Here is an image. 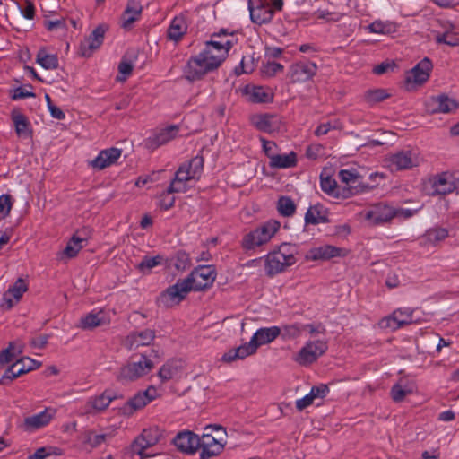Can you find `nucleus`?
<instances>
[{
  "label": "nucleus",
  "mask_w": 459,
  "mask_h": 459,
  "mask_svg": "<svg viewBox=\"0 0 459 459\" xmlns=\"http://www.w3.org/2000/svg\"><path fill=\"white\" fill-rule=\"evenodd\" d=\"M238 43L235 32L221 29L204 43V48L191 56L183 68L186 80H202L207 74L216 71L229 56L230 50Z\"/></svg>",
  "instance_id": "f257e3e1"
},
{
  "label": "nucleus",
  "mask_w": 459,
  "mask_h": 459,
  "mask_svg": "<svg viewBox=\"0 0 459 459\" xmlns=\"http://www.w3.org/2000/svg\"><path fill=\"white\" fill-rule=\"evenodd\" d=\"M281 333V327L276 325L261 327L255 331L248 342L225 352L221 360L230 363L251 356L256 352L260 346L273 342Z\"/></svg>",
  "instance_id": "f03ea898"
},
{
  "label": "nucleus",
  "mask_w": 459,
  "mask_h": 459,
  "mask_svg": "<svg viewBox=\"0 0 459 459\" xmlns=\"http://www.w3.org/2000/svg\"><path fill=\"white\" fill-rule=\"evenodd\" d=\"M298 248L295 245L282 243L264 256V270L268 276H274L293 265L297 259Z\"/></svg>",
  "instance_id": "7ed1b4c3"
},
{
  "label": "nucleus",
  "mask_w": 459,
  "mask_h": 459,
  "mask_svg": "<svg viewBox=\"0 0 459 459\" xmlns=\"http://www.w3.org/2000/svg\"><path fill=\"white\" fill-rule=\"evenodd\" d=\"M200 459H211L220 455L227 445V432L221 425H208L199 437Z\"/></svg>",
  "instance_id": "20e7f679"
},
{
  "label": "nucleus",
  "mask_w": 459,
  "mask_h": 459,
  "mask_svg": "<svg viewBox=\"0 0 459 459\" xmlns=\"http://www.w3.org/2000/svg\"><path fill=\"white\" fill-rule=\"evenodd\" d=\"M204 170V158L196 155L182 163L171 180V190L186 192L198 181Z\"/></svg>",
  "instance_id": "39448f33"
},
{
  "label": "nucleus",
  "mask_w": 459,
  "mask_h": 459,
  "mask_svg": "<svg viewBox=\"0 0 459 459\" xmlns=\"http://www.w3.org/2000/svg\"><path fill=\"white\" fill-rule=\"evenodd\" d=\"M280 227V222L275 220H269L261 223L243 236L241 239L242 248L247 251L255 250L267 244L277 233Z\"/></svg>",
  "instance_id": "423d86ee"
},
{
  "label": "nucleus",
  "mask_w": 459,
  "mask_h": 459,
  "mask_svg": "<svg viewBox=\"0 0 459 459\" xmlns=\"http://www.w3.org/2000/svg\"><path fill=\"white\" fill-rule=\"evenodd\" d=\"M282 7L283 0H247L250 20L257 25L269 23Z\"/></svg>",
  "instance_id": "0eeeda50"
},
{
  "label": "nucleus",
  "mask_w": 459,
  "mask_h": 459,
  "mask_svg": "<svg viewBox=\"0 0 459 459\" xmlns=\"http://www.w3.org/2000/svg\"><path fill=\"white\" fill-rule=\"evenodd\" d=\"M328 350L325 339L308 340L293 356V360L302 367H308L322 357Z\"/></svg>",
  "instance_id": "6e6552de"
},
{
  "label": "nucleus",
  "mask_w": 459,
  "mask_h": 459,
  "mask_svg": "<svg viewBox=\"0 0 459 459\" xmlns=\"http://www.w3.org/2000/svg\"><path fill=\"white\" fill-rule=\"evenodd\" d=\"M154 367L153 362L145 355H141L138 361H132L123 366L118 373L120 381L132 382L147 375Z\"/></svg>",
  "instance_id": "1a4fd4ad"
},
{
  "label": "nucleus",
  "mask_w": 459,
  "mask_h": 459,
  "mask_svg": "<svg viewBox=\"0 0 459 459\" xmlns=\"http://www.w3.org/2000/svg\"><path fill=\"white\" fill-rule=\"evenodd\" d=\"M433 64L428 57H424L413 68L406 74L405 86L408 91H412L418 86L423 85L429 78Z\"/></svg>",
  "instance_id": "9d476101"
},
{
  "label": "nucleus",
  "mask_w": 459,
  "mask_h": 459,
  "mask_svg": "<svg viewBox=\"0 0 459 459\" xmlns=\"http://www.w3.org/2000/svg\"><path fill=\"white\" fill-rule=\"evenodd\" d=\"M160 437L158 429L150 428L143 430L142 434L138 436L131 445V451L133 454L138 455L141 459H146L152 455L145 453V450L156 445Z\"/></svg>",
  "instance_id": "9b49d317"
},
{
  "label": "nucleus",
  "mask_w": 459,
  "mask_h": 459,
  "mask_svg": "<svg viewBox=\"0 0 459 459\" xmlns=\"http://www.w3.org/2000/svg\"><path fill=\"white\" fill-rule=\"evenodd\" d=\"M193 290L186 278L178 280L175 284L167 288L160 295V302L166 307L179 304Z\"/></svg>",
  "instance_id": "f8f14e48"
},
{
  "label": "nucleus",
  "mask_w": 459,
  "mask_h": 459,
  "mask_svg": "<svg viewBox=\"0 0 459 459\" xmlns=\"http://www.w3.org/2000/svg\"><path fill=\"white\" fill-rule=\"evenodd\" d=\"M318 66L311 61H298L293 63L288 72L292 83H300L311 80L317 73Z\"/></svg>",
  "instance_id": "ddd939ff"
},
{
  "label": "nucleus",
  "mask_w": 459,
  "mask_h": 459,
  "mask_svg": "<svg viewBox=\"0 0 459 459\" xmlns=\"http://www.w3.org/2000/svg\"><path fill=\"white\" fill-rule=\"evenodd\" d=\"M215 279L216 273L211 265L199 266L186 277V280L195 290H202L212 286Z\"/></svg>",
  "instance_id": "4468645a"
},
{
  "label": "nucleus",
  "mask_w": 459,
  "mask_h": 459,
  "mask_svg": "<svg viewBox=\"0 0 459 459\" xmlns=\"http://www.w3.org/2000/svg\"><path fill=\"white\" fill-rule=\"evenodd\" d=\"M363 216L369 225H382L395 218L394 207L379 203L365 211Z\"/></svg>",
  "instance_id": "2eb2a0df"
},
{
  "label": "nucleus",
  "mask_w": 459,
  "mask_h": 459,
  "mask_svg": "<svg viewBox=\"0 0 459 459\" xmlns=\"http://www.w3.org/2000/svg\"><path fill=\"white\" fill-rule=\"evenodd\" d=\"M429 195H447L456 188V180L454 174L450 172H442L435 175L429 179Z\"/></svg>",
  "instance_id": "dca6fc26"
},
{
  "label": "nucleus",
  "mask_w": 459,
  "mask_h": 459,
  "mask_svg": "<svg viewBox=\"0 0 459 459\" xmlns=\"http://www.w3.org/2000/svg\"><path fill=\"white\" fill-rule=\"evenodd\" d=\"M178 131V126L175 125L156 130L149 137L144 139L143 144L145 149L153 152L159 147L173 140L177 136Z\"/></svg>",
  "instance_id": "f3484780"
},
{
  "label": "nucleus",
  "mask_w": 459,
  "mask_h": 459,
  "mask_svg": "<svg viewBox=\"0 0 459 459\" xmlns=\"http://www.w3.org/2000/svg\"><path fill=\"white\" fill-rule=\"evenodd\" d=\"M40 363L29 358H22L13 362L0 378V384L4 385L6 380L12 381L23 374L39 368Z\"/></svg>",
  "instance_id": "a211bd4d"
},
{
  "label": "nucleus",
  "mask_w": 459,
  "mask_h": 459,
  "mask_svg": "<svg viewBox=\"0 0 459 459\" xmlns=\"http://www.w3.org/2000/svg\"><path fill=\"white\" fill-rule=\"evenodd\" d=\"M413 312L414 310L411 308H398L390 316L383 318L380 325L382 327L389 328L392 331L397 330L414 322Z\"/></svg>",
  "instance_id": "6ab92c4d"
},
{
  "label": "nucleus",
  "mask_w": 459,
  "mask_h": 459,
  "mask_svg": "<svg viewBox=\"0 0 459 459\" xmlns=\"http://www.w3.org/2000/svg\"><path fill=\"white\" fill-rule=\"evenodd\" d=\"M106 29L103 25L96 27L92 32L80 43L78 54L83 57H89L103 43Z\"/></svg>",
  "instance_id": "aec40b11"
},
{
  "label": "nucleus",
  "mask_w": 459,
  "mask_h": 459,
  "mask_svg": "<svg viewBox=\"0 0 459 459\" xmlns=\"http://www.w3.org/2000/svg\"><path fill=\"white\" fill-rule=\"evenodd\" d=\"M426 108L430 113H452L459 108V103L446 94L432 96L426 100Z\"/></svg>",
  "instance_id": "412c9836"
},
{
  "label": "nucleus",
  "mask_w": 459,
  "mask_h": 459,
  "mask_svg": "<svg viewBox=\"0 0 459 459\" xmlns=\"http://www.w3.org/2000/svg\"><path fill=\"white\" fill-rule=\"evenodd\" d=\"M320 187L325 195L334 199H346L352 195L351 188L338 186L333 178L324 173L320 175Z\"/></svg>",
  "instance_id": "4be33fe9"
},
{
  "label": "nucleus",
  "mask_w": 459,
  "mask_h": 459,
  "mask_svg": "<svg viewBox=\"0 0 459 459\" xmlns=\"http://www.w3.org/2000/svg\"><path fill=\"white\" fill-rule=\"evenodd\" d=\"M28 290L27 282L19 278L8 290L4 293L1 307L4 309H11L15 304H17L23 294Z\"/></svg>",
  "instance_id": "5701e85b"
},
{
  "label": "nucleus",
  "mask_w": 459,
  "mask_h": 459,
  "mask_svg": "<svg viewBox=\"0 0 459 459\" xmlns=\"http://www.w3.org/2000/svg\"><path fill=\"white\" fill-rule=\"evenodd\" d=\"M143 13L141 0H127L126 8L120 17V26L126 30L133 28L134 23L140 20Z\"/></svg>",
  "instance_id": "b1692460"
},
{
  "label": "nucleus",
  "mask_w": 459,
  "mask_h": 459,
  "mask_svg": "<svg viewBox=\"0 0 459 459\" xmlns=\"http://www.w3.org/2000/svg\"><path fill=\"white\" fill-rule=\"evenodd\" d=\"M385 164L390 170L398 171L411 169L417 165V160L411 151H402L386 158Z\"/></svg>",
  "instance_id": "393cba45"
},
{
  "label": "nucleus",
  "mask_w": 459,
  "mask_h": 459,
  "mask_svg": "<svg viewBox=\"0 0 459 459\" xmlns=\"http://www.w3.org/2000/svg\"><path fill=\"white\" fill-rule=\"evenodd\" d=\"M122 155V150L116 147H110L101 150L97 157L89 162V165L98 170H102L117 163Z\"/></svg>",
  "instance_id": "a878e982"
},
{
  "label": "nucleus",
  "mask_w": 459,
  "mask_h": 459,
  "mask_svg": "<svg viewBox=\"0 0 459 459\" xmlns=\"http://www.w3.org/2000/svg\"><path fill=\"white\" fill-rule=\"evenodd\" d=\"M199 437L192 431H182L174 437L173 443L179 451L193 455L200 446Z\"/></svg>",
  "instance_id": "bb28decb"
},
{
  "label": "nucleus",
  "mask_w": 459,
  "mask_h": 459,
  "mask_svg": "<svg viewBox=\"0 0 459 459\" xmlns=\"http://www.w3.org/2000/svg\"><path fill=\"white\" fill-rule=\"evenodd\" d=\"M348 255L345 248L337 247L331 245H323L311 248L307 257L312 261L329 260L334 257H344Z\"/></svg>",
  "instance_id": "cd10ccee"
},
{
  "label": "nucleus",
  "mask_w": 459,
  "mask_h": 459,
  "mask_svg": "<svg viewBox=\"0 0 459 459\" xmlns=\"http://www.w3.org/2000/svg\"><path fill=\"white\" fill-rule=\"evenodd\" d=\"M247 101L252 103H270L273 100V92L269 87L247 84L243 89Z\"/></svg>",
  "instance_id": "c85d7f7f"
},
{
  "label": "nucleus",
  "mask_w": 459,
  "mask_h": 459,
  "mask_svg": "<svg viewBox=\"0 0 459 459\" xmlns=\"http://www.w3.org/2000/svg\"><path fill=\"white\" fill-rule=\"evenodd\" d=\"M56 413L52 408H46L44 411L28 416L23 420V427L26 431H35L49 424Z\"/></svg>",
  "instance_id": "c756f323"
},
{
  "label": "nucleus",
  "mask_w": 459,
  "mask_h": 459,
  "mask_svg": "<svg viewBox=\"0 0 459 459\" xmlns=\"http://www.w3.org/2000/svg\"><path fill=\"white\" fill-rule=\"evenodd\" d=\"M251 123L258 130L269 134L279 131L281 126V118L272 114L254 115L251 117Z\"/></svg>",
  "instance_id": "7c9ffc66"
},
{
  "label": "nucleus",
  "mask_w": 459,
  "mask_h": 459,
  "mask_svg": "<svg viewBox=\"0 0 459 459\" xmlns=\"http://www.w3.org/2000/svg\"><path fill=\"white\" fill-rule=\"evenodd\" d=\"M117 398L112 391H105L101 394L88 399L85 404L87 413H94L107 409L110 403Z\"/></svg>",
  "instance_id": "2f4dec72"
},
{
  "label": "nucleus",
  "mask_w": 459,
  "mask_h": 459,
  "mask_svg": "<svg viewBox=\"0 0 459 459\" xmlns=\"http://www.w3.org/2000/svg\"><path fill=\"white\" fill-rule=\"evenodd\" d=\"M85 242V238L74 234L67 242L65 247L56 254L57 260L66 263L68 260L74 258L82 249Z\"/></svg>",
  "instance_id": "473e14b6"
},
{
  "label": "nucleus",
  "mask_w": 459,
  "mask_h": 459,
  "mask_svg": "<svg viewBox=\"0 0 459 459\" xmlns=\"http://www.w3.org/2000/svg\"><path fill=\"white\" fill-rule=\"evenodd\" d=\"M155 338V333L151 329L130 333L126 339V346L129 350H136L141 346L150 345Z\"/></svg>",
  "instance_id": "72a5a7b5"
},
{
  "label": "nucleus",
  "mask_w": 459,
  "mask_h": 459,
  "mask_svg": "<svg viewBox=\"0 0 459 459\" xmlns=\"http://www.w3.org/2000/svg\"><path fill=\"white\" fill-rule=\"evenodd\" d=\"M448 235V230L446 228H430L420 238V245L422 247H435L445 240Z\"/></svg>",
  "instance_id": "f704fd0d"
},
{
  "label": "nucleus",
  "mask_w": 459,
  "mask_h": 459,
  "mask_svg": "<svg viewBox=\"0 0 459 459\" xmlns=\"http://www.w3.org/2000/svg\"><path fill=\"white\" fill-rule=\"evenodd\" d=\"M188 28L186 18L183 15H178L172 19L168 29V38L175 42L179 41L186 33Z\"/></svg>",
  "instance_id": "c9c22d12"
},
{
  "label": "nucleus",
  "mask_w": 459,
  "mask_h": 459,
  "mask_svg": "<svg viewBox=\"0 0 459 459\" xmlns=\"http://www.w3.org/2000/svg\"><path fill=\"white\" fill-rule=\"evenodd\" d=\"M109 323V318L103 310L91 311L81 317L80 327L82 329H91Z\"/></svg>",
  "instance_id": "e433bc0d"
},
{
  "label": "nucleus",
  "mask_w": 459,
  "mask_h": 459,
  "mask_svg": "<svg viewBox=\"0 0 459 459\" xmlns=\"http://www.w3.org/2000/svg\"><path fill=\"white\" fill-rule=\"evenodd\" d=\"M182 362L169 360L160 368L158 376L162 383L179 377L182 374Z\"/></svg>",
  "instance_id": "4c0bfd02"
},
{
  "label": "nucleus",
  "mask_w": 459,
  "mask_h": 459,
  "mask_svg": "<svg viewBox=\"0 0 459 459\" xmlns=\"http://www.w3.org/2000/svg\"><path fill=\"white\" fill-rule=\"evenodd\" d=\"M23 351V343L21 341L11 342L6 349L0 351V366L13 362Z\"/></svg>",
  "instance_id": "58836bf2"
},
{
  "label": "nucleus",
  "mask_w": 459,
  "mask_h": 459,
  "mask_svg": "<svg viewBox=\"0 0 459 459\" xmlns=\"http://www.w3.org/2000/svg\"><path fill=\"white\" fill-rule=\"evenodd\" d=\"M298 159L295 152H290L285 154H276L269 160V167L271 169H290L297 165Z\"/></svg>",
  "instance_id": "ea45409f"
},
{
  "label": "nucleus",
  "mask_w": 459,
  "mask_h": 459,
  "mask_svg": "<svg viewBox=\"0 0 459 459\" xmlns=\"http://www.w3.org/2000/svg\"><path fill=\"white\" fill-rule=\"evenodd\" d=\"M166 262L167 260L161 255L155 256L145 255L141 262L135 265V269L142 274H150L153 268L163 265Z\"/></svg>",
  "instance_id": "a19ab883"
},
{
  "label": "nucleus",
  "mask_w": 459,
  "mask_h": 459,
  "mask_svg": "<svg viewBox=\"0 0 459 459\" xmlns=\"http://www.w3.org/2000/svg\"><path fill=\"white\" fill-rule=\"evenodd\" d=\"M305 221L307 224L316 225L319 223H325L327 221V212L323 205L317 204L310 206L306 214Z\"/></svg>",
  "instance_id": "79ce46f5"
},
{
  "label": "nucleus",
  "mask_w": 459,
  "mask_h": 459,
  "mask_svg": "<svg viewBox=\"0 0 459 459\" xmlns=\"http://www.w3.org/2000/svg\"><path fill=\"white\" fill-rule=\"evenodd\" d=\"M397 24L391 21L376 20L367 27V30L374 34H393L397 31Z\"/></svg>",
  "instance_id": "37998d69"
},
{
  "label": "nucleus",
  "mask_w": 459,
  "mask_h": 459,
  "mask_svg": "<svg viewBox=\"0 0 459 459\" xmlns=\"http://www.w3.org/2000/svg\"><path fill=\"white\" fill-rule=\"evenodd\" d=\"M435 40L437 44L456 47L459 45V31L455 29L454 25L449 24L444 32L437 33Z\"/></svg>",
  "instance_id": "c03bdc74"
},
{
  "label": "nucleus",
  "mask_w": 459,
  "mask_h": 459,
  "mask_svg": "<svg viewBox=\"0 0 459 459\" xmlns=\"http://www.w3.org/2000/svg\"><path fill=\"white\" fill-rule=\"evenodd\" d=\"M11 117L13 122L16 134L19 136H30V122L27 117L17 109L12 111Z\"/></svg>",
  "instance_id": "a18cd8bd"
},
{
  "label": "nucleus",
  "mask_w": 459,
  "mask_h": 459,
  "mask_svg": "<svg viewBox=\"0 0 459 459\" xmlns=\"http://www.w3.org/2000/svg\"><path fill=\"white\" fill-rule=\"evenodd\" d=\"M36 62L46 70H55L59 65L57 56L48 53L45 48L39 50Z\"/></svg>",
  "instance_id": "49530a36"
},
{
  "label": "nucleus",
  "mask_w": 459,
  "mask_h": 459,
  "mask_svg": "<svg viewBox=\"0 0 459 459\" xmlns=\"http://www.w3.org/2000/svg\"><path fill=\"white\" fill-rule=\"evenodd\" d=\"M174 193H179V192L171 190V183H170L169 187L167 188V190L159 195L158 206L161 210L167 211L174 206L175 200H176L175 196L173 195Z\"/></svg>",
  "instance_id": "de8ad7c7"
},
{
  "label": "nucleus",
  "mask_w": 459,
  "mask_h": 459,
  "mask_svg": "<svg viewBox=\"0 0 459 459\" xmlns=\"http://www.w3.org/2000/svg\"><path fill=\"white\" fill-rule=\"evenodd\" d=\"M277 209L280 214L289 217L294 214L296 205L293 200L288 196H282L278 200Z\"/></svg>",
  "instance_id": "09e8293b"
},
{
  "label": "nucleus",
  "mask_w": 459,
  "mask_h": 459,
  "mask_svg": "<svg viewBox=\"0 0 459 459\" xmlns=\"http://www.w3.org/2000/svg\"><path fill=\"white\" fill-rule=\"evenodd\" d=\"M281 329V337L284 340H290V339H296L300 336L303 326L301 324H291V325H285L282 326Z\"/></svg>",
  "instance_id": "8fccbe9b"
},
{
  "label": "nucleus",
  "mask_w": 459,
  "mask_h": 459,
  "mask_svg": "<svg viewBox=\"0 0 459 459\" xmlns=\"http://www.w3.org/2000/svg\"><path fill=\"white\" fill-rule=\"evenodd\" d=\"M35 96L36 95L32 91V86L30 84L17 87L13 89L11 93V99L13 100H18L26 98H34Z\"/></svg>",
  "instance_id": "3c124183"
},
{
  "label": "nucleus",
  "mask_w": 459,
  "mask_h": 459,
  "mask_svg": "<svg viewBox=\"0 0 459 459\" xmlns=\"http://www.w3.org/2000/svg\"><path fill=\"white\" fill-rule=\"evenodd\" d=\"M13 204V198L8 194L0 195V220H4L9 216Z\"/></svg>",
  "instance_id": "603ef678"
},
{
  "label": "nucleus",
  "mask_w": 459,
  "mask_h": 459,
  "mask_svg": "<svg viewBox=\"0 0 459 459\" xmlns=\"http://www.w3.org/2000/svg\"><path fill=\"white\" fill-rule=\"evenodd\" d=\"M105 440V434H96L92 431H89L85 434L83 443L90 448H95L104 443Z\"/></svg>",
  "instance_id": "864d4df0"
},
{
  "label": "nucleus",
  "mask_w": 459,
  "mask_h": 459,
  "mask_svg": "<svg viewBox=\"0 0 459 459\" xmlns=\"http://www.w3.org/2000/svg\"><path fill=\"white\" fill-rule=\"evenodd\" d=\"M389 97L385 90L376 89L366 92L365 99L369 103H377L385 100Z\"/></svg>",
  "instance_id": "5fc2aeb1"
},
{
  "label": "nucleus",
  "mask_w": 459,
  "mask_h": 459,
  "mask_svg": "<svg viewBox=\"0 0 459 459\" xmlns=\"http://www.w3.org/2000/svg\"><path fill=\"white\" fill-rule=\"evenodd\" d=\"M284 66L281 64L274 61H268L264 65L262 71L265 76L273 77L276 74L282 72Z\"/></svg>",
  "instance_id": "6e6d98bb"
},
{
  "label": "nucleus",
  "mask_w": 459,
  "mask_h": 459,
  "mask_svg": "<svg viewBox=\"0 0 459 459\" xmlns=\"http://www.w3.org/2000/svg\"><path fill=\"white\" fill-rule=\"evenodd\" d=\"M147 404L148 399L143 397V394L140 392L127 402L126 406L130 407L132 411H136L143 408Z\"/></svg>",
  "instance_id": "4d7b16f0"
},
{
  "label": "nucleus",
  "mask_w": 459,
  "mask_h": 459,
  "mask_svg": "<svg viewBox=\"0 0 459 459\" xmlns=\"http://www.w3.org/2000/svg\"><path fill=\"white\" fill-rule=\"evenodd\" d=\"M359 178L358 172L349 169H342L339 171V178L342 183L346 185L354 184L357 182Z\"/></svg>",
  "instance_id": "13d9d810"
},
{
  "label": "nucleus",
  "mask_w": 459,
  "mask_h": 459,
  "mask_svg": "<svg viewBox=\"0 0 459 459\" xmlns=\"http://www.w3.org/2000/svg\"><path fill=\"white\" fill-rule=\"evenodd\" d=\"M133 71V65L130 62L127 61H121L118 65V72L119 74L117 77V81H125Z\"/></svg>",
  "instance_id": "bf43d9fd"
},
{
  "label": "nucleus",
  "mask_w": 459,
  "mask_h": 459,
  "mask_svg": "<svg viewBox=\"0 0 459 459\" xmlns=\"http://www.w3.org/2000/svg\"><path fill=\"white\" fill-rule=\"evenodd\" d=\"M410 394V390L403 388L401 385H394L391 389V396L394 402H401Z\"/></svg>",
  "instance_id": "052dcab7"
},
{
  "label": "nucleus",
  "mask_w": 459,
  "mask_h": 459,
  "mask_svg": "<svg viewBox=\"0 0 459 459\" xmlns=\"http://www.w3.org/2000/svg\"><path fill=\"white\" fill-rule=\"evenodd\" d=\"M263 151L264 154L268 157L269 160H272V157H274L276 153L277 145L273 141H267L264 138H261Z\"/></svg>",
  "instance_id": "680f3d73"
},
{
  "label": "nucleus",
  "mask_w": 459,
  "mask_h": 459,
  "mask_svg": "<svg viewBox=\"0 0 459 459\" xmlns=\"http://www.w3.org/2000/svg\"><path fill=\"white\" fill-rule=\"evenodd\" d=\"M329 393V388L326 385H319L313 386L308 393L313 399L325 398Z\"/></svg>",
  "instance_id": "e2e57ef3"
},
{
  "label": "nucleus",
  "mask_w": 459,
  "mask_h": 459,
  "mask_svg": "<svg viewBox=\"0 0 459 459\" xmlns=\"http://www.w3.org/2000/svg\"><path fill=\"white\" fill-rule=\"evenodd\" d=\"M303 331L307 330L311 337H314L317 334H325V327L321 324H307L302 325Z\"/></svg>",
  "instance_id": "0e129e2a"
},
{
  "label": "nucleus",
  "mask_w": 459,
  "mask_h": 459,
  "mask_svg": "<svg viewBox=\"0 0 459 459\" xmlns=\"http://www.w3.org/2000/svg\"><path fill=\"white\" fill-rule=\"evenodd\" d=\"M22 14L24 18L31 20L35 15V6L31 1H25L24 5L21 8Z\"/></svg>",
  "instance_id": "69168bd1"
},
{
  "label": "nucleus",
  "mask_w": 459,
  "mask_h": 459,
  "mask_svg": "<svg viewBox=\"0 0 459 459\" xmlns=\"http://www.w3.org/2000/svg\"><path fill=\"white\" fill-rule=\"evenodd\" d=\"M315 399H313L309 394H306L304 397L298 399L296 401V408L298 411H301L307 407L310 406L314 403Z\"/></svg>",
  "instance_id": "338daca9"
},
{
  "label": "nucleus",
  "mask_w": 459,
  "mask_h": 459,
  "mask_svg": "<svg viewBox=\"0 0 459 459\" xmlns=\"http://www.w3.org/2000/svg\"><path fill=\"white\" fill-rule=\"evenodd\" d=\"M45 26L48 30H54L56 29H65L66 27L65 20L56 19L53 21H47Z\"/></svg>",
  "instance_id": "774afa93"
}]
</instances>
